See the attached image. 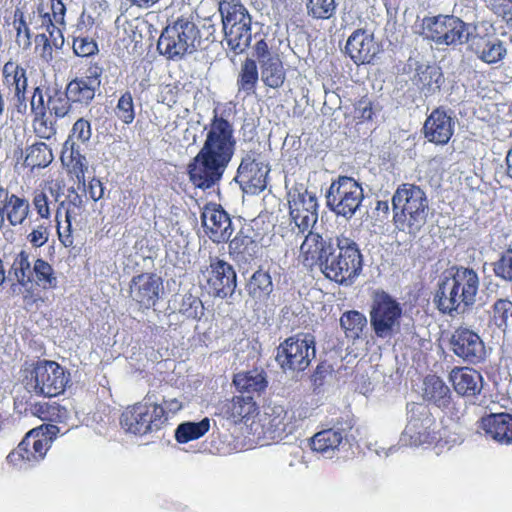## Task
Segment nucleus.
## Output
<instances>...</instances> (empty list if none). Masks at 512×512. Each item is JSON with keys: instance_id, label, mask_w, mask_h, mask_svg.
Wrapping results in <instances>:
<instances>
[{"instance_id": "f03ea898", "label": "nucleus", "mask_w": 512, "mask_h": 512, "mask_svg": "<svg viewBox=\"0 0 512 512\" xmlns=\"http://www.w3.org/2000/svg\"><path fill=\"white\" fill-rule=\"evenodd\" d=\"M305 261L318 264L326 278L337 283H351L362 270L363 259L357 243L344 236L323 238L307 234L300 246Z\"/></svg>"}, {"instance_id": "37998d69", "label": "nucleus", "mask_w": 512, "mask_h": 512, "mask_svg": "<svg viewBox=\"0 0 512 512\" xmlns=\"http://www.w3.org/2000/svg\"><path fill=\"white\" fill-rule=\"evenodd\" d=\"M68 98L72 103L89 104L95 97L96 90L91 84L80 78L71 80L66 86Z\"/></svg>"}, {"instance_id": "5701e85b", "label": "nucleus", "mask_w": 512, "mask_h": 512, "mask_svg": "<svg viewBox=\"0 0 512 512\" xmlns=\"http://www.w3.org/2000/svg\"><path fill=\"white\" fill-rule=\"evenodd\" d=\"M256 236V232L250 225L242 226L229 242L230 257L239 264H248L253 261L260 249Z\"/></svg>"}, {"instance_id": "dca6fc26", "label": "nucleus", "mask_w": 512, "mask_h": 512, "mask_svg": "<svg viewBox=\"0 0 512 512\" xmlns=\"http://www.w3.org/2000/svg\"><path fill=\"white\" fill-rule=\"evenodd\" d=\"M452 352L464 362L479 364L486 358V348L481 337L471 329H456L449 341Z\"/></svg>"}, {"instance_id": "2eb2a0df", "label": "nucleus", "mask_w": 512, "mask_h": 512, "mask_svg": "<svg viewBox=\"0 0 512 512\" xmlns=\"http://www.w3.org/2000/svg\"><path fill=\"white\" fill-rule=\"evenodd\" d=\"M201 273L209 294L222 299L233 295L237 276L231 264L217 257L211 258L209 266Z\"/></svg>"}, {"instance_id": "a19ab883", "label": "nucleus", "mask_w": 512, "mask_h": 512, "mask_svg": "<svg viewBox=\"0 0 512 512\" xmlns=\"http://www.w3.org/2000/svg\"><path fill=\"white\" fill-rule=\"evenodd\" d=\"M340 325L348 338L356 340L361 337L363 330L367 327V318L359 311H347L342 314Z\"/></svg>"}, {"instance_id": "f8f14e48", "label": "nucleus", "mask_w": 512, "mask_h": 512, "mask_svg": "<svg viewBox=\"0 0 512 512\" xmlns=\"http://www.w3.org/2000/svg\"><path fill=\"white\" fill-rule=\"evenodd\" d=\"M315 357V342L309 334L287 338L277 348L276 361L284 371H304Z\"/></svg>"}, {"instance_id": "3c124183", "label": "nucleus", "mask_w": 512, "mask_h": 512, "mask_svg": "<svg viewBox=\"0 0 512 512\" xmlns=\"http://www.w3.org/2000/svg\"><path fill=\"white\" fill-rule=\"evenodd\" d=\"M92 136V128L89 120L81 117L73 124L70 134L66 141L85 144L89 142Z\"/></svg>"}, {"instance_id": "c85d7f7f", "label": "nucleus", "mask_w": 512, "mask_h": 512, "mask_svg": "<svg viewBox=\"0 0 512 512\" xmlns=\"http://www.w3.org/2000/svg\"><path fill=\"white\" fill-rule=\"evenodd\" d=\"M292 417L284 406L272 405L268 407L263 427L271 439H283L293 430Z\"/></svg>"}, {"instance_id": "20e7f679", "label": "nucleus", "mask_w": 512, "mask_h": 512, "mask_svg": "<svg viewBox=\"0 0 512 512\" xmlns=\"http://www.w3.org/2000/svg\"><path fill=\"white\" fill-rule=\"evenodd\" d=\"M393 220L396 228L415 237L427 222L429 200L419 186L404 183L392 197Z\"/></svg>"}, {"instance_id": "cd10ccee", "label": "nucleus", "mask_w": 512, "mask_h": 512, "mask_svg": "<svg viewBox=\"0 0 512 512\" xmlns=\"http://www.w3.org/2000/svg\"><path fill=\"white\" fill-rule=\"evenodd\" d=\"M470 50L482 62L494 65L503 61L507 55V48L498 38L478 37L469 42Z\"/></svg>"}, {"instance_id": "39448f33", "label": "nucleus", "mask_w": 512, "mask_h": 512, "mask_svg": "<svg viewBox=\"0 0 512 512\" xmlns=\"http://www.w3.org/2000/svg\"><path fill=\"white\" fill-rule=\"evenodd\" d=\"M203 34L192 16L169 20L158 39L157 50L169 60H180L201 48Z\"/></svg>"}, {"instance_id": "6e6d98bb", "label": "nucleus", "mask_w": 512, "mask_h": 512, "mask_svg": "<svg viewBox=\"0 0 512 512\" xmlns=\"http://www.w3.org/2000/svg\"><path fill=\"white\" fill-rule=\"evenodd\" d=\"M73 52L79 57H88L98 52V45L91 38L76 37L73 41Z\"/></svg>"}, {"instance_id": "9d476101", "label": "nucleus", "mask_w": 512, "mask_h": 512, "mask_svg": "<svg viewBox=\"0 0 512 512\" xmlns=\"http://www.w3.org/2000/svg\"><path fill=\"white\" fill-rule=\"evenodd\" d=\"M326 205L336 215L351 219L360 209L364 192L360 183L348 176H339L326 192Z\"/></svg>"}, {"instance_id": "423d86ee", "label": "nucleus", "mask_w": 512, "mask_h": 512, "mask_svg": "<svg viewBox=\"0 0 512 512\" xmlns=\"http://www.w3.org/2000/svg\"><path fill=\"white\" fill-rule=\"evenodd\" d=\"M221 34L235 53H243L253 37L252 17L240 0H218ZM257 35V32L254 33Z\"/></svg>"}, {"instance_id": "5fc2aeb1", "label": "nucleus", "mask_w": 512, "mask_h": 512, "mask_svg": "<svg viewBox=\"0 0 512 512\" xmlns=\"http://www.w3.org/2000/svg\"><path fill=\"white\" fill-rule=\"evenodd\" d=\"M116 114L125 124H130L135 118L133 97L130 92L124 93L118 100Z\"/></svg>"}, {"instance_id": "0eeeda50", "label": "nucleus", "mask_w": 512, "mask_h": 512, "mask_svg": "<svg viewBox=\"0 0 512 512\" xmlns=\"http://www.w3.org/2000/svg\"><path fill=\"white\" fill-rule=\"evenodd\" d=\"M477 30L478 25L474 21L466 22L455 15L439 14L424 17L419 33L437 45L457 46L469 44L476 38Z\"/></svg>"}, {"instance_id": "e2e57ef3", "label": "nucleus", "mask_w": 512, "mask_h": 512, "mask_svg": "<svg viewBox=\"0 0 512 512\" xmlns=\"http://www.w3.org/2000/svg\"><path fill=\"white\" fill-rule=\"evenodd\" d=\"M47 16L49 15L47 14ZM48 20L49 25L47 27V30L49 32L48 38L50 39V43L54 46L55 49H60L64 44V37L62 31L60 30V28L56 26V24L53 23L50 17H48Z\"/></svg>"}, {"instance_id": "a18cd8bd", "label": "nucleus", "mask_w": 512, "mask_h": 512, "mask_svg": "<svg viewBox=\"0 0 512 512\" xmlns=\"http://www.w3.org/2000/svg\"><path fill=\"white\" fill-rule=\"evenodd\" d=\"M337 9L335 0H306L307 16L314 20H327L332 18Z\"/></svg>"}, {"instance_id": "c03bdc74", "label": "nucleus", "mask_w": 512, "mask_h": 512, "mask_svg": "<svg viewBox=\"0 0 512 512\" xmlns=\"http://www.w3.org/2000/svg\"><path fill=\"white\" fill-rule=\"evenodd\" d=\"M33 272L35 283L43 289H54L57 287V277L54 269L45 260L38 258L34 261Z\"/></svg>"}, {"instance_id": "052dcab7", "label": "nucleus", "mask_w": 512, "mask_h": 512, "mask_svg": "<svg viewBox=\"0 0 512 512\" xmlns=\"http://www.w3.org/2000/svg\"><path fill=\"white\" fill-rule=\"evenodd\" d=\"M66 227L62 230L60 223L58 222L57 232L59 239L65 247H69L73 244V238L71 235V212L67 210L65 213Z\"/></svg>"}, {"instance_id": "bf43d9fd", "label": "nucleus", "mask_w": 512, "mask_h": 512, "mask_svg": "<svg viewBox=\"0 0 512 512\" xmlns=\"http://www.w3.org/2000/svg\"><path fill=\"white\" fill-rule=\"evenodd\" d=\"M103 73V68L98 64H91L87 71L85 77H80V79L85 80L87 83L91 84L95 89H98L101 85V75Z\"/></svg>"}, {"instance_id": "aec40b11", "label": "nucleus", "mask_w": 512, "mask_h": 512, "mask_svg": "<svg viewBox=\"0 0 512 512\" xmlns=\"http://www.w3.org/2000/svg\"><path fill=\"white\" fill-rule=\"evenodd\" d=\"M162 289L161 277L153 273H142L132 278L130 297L141 307L149 309L158 301Z\"/></svg>"}, {"instance_id": "774afa93", "label": "nucleus", "mask_w": 512, "mask_h": 512, "mask_svg": "<svg viewBox=\"0 0 512 512\" xmlns=\"http://www.w3.org/2000/svg\"><path fill=\"white\" fill-rule=\"evenodd\" d=\"M43 301L44 300L42 297L38 293H35L34 290L31 288L25 289L23 293V303L25 309L32 310L34 308H38V303Z\"/></svg>"}, {"instance_id": "09e8293b", "label": "nucleus", "mask_w": 512, "mask_h": 512, "mask_svg": "<svg viewBox=\"0 0 512 512\" xmlns=\"http://www.w3.org/2000/svg\"><path fill=\"white\" fill-rule=\"evenodd\" d=\"M13 26L16 30V43L18 46L24 50L29 49L32 44L31 31L26 23L23 12L19 9L14 13Z\"/></svg>"}, {"instance_id": "58836bf2", "label": "nucleus", "mask_w": 512, "mask_h": 512, "mask_svg": "<svg viewBox=\"0 0 512 512\" xmlns=\"http://www.w3.org/2000/svg\"><path fill=\"white\" fill-rule=\"evenodd\" d=\"M247 290L249 295L255 299H267L273 291V283L270 274L263 270L254 272L247 284Z\"/></svg>"}, {"instance_id": "1a4fd4ad", "label": "nucleus", "mask_w": 512, "mask_h": 512, "mask_svg": "<svg viewBox=\"0 0 512 512\" xmlns=\"http://www.w3.org/2000/svg\"><path fill=\"white\" fill-rule=\"evenodd\" d=\"M438 425L425 404H407V424L400 435L401 446L418 447L437 439Z\"/></svg>"}, {"instance_id": "b1692460", "label": "nucleus", "mask_w": 512, "mask_h": 512, "mask_svg": "<svg viewBox=\"0 0 512 512\" xmlns=\"http://www.w3.org/2000/svg\"><path fill=\"white\" fill-rule=\"evenodd\" d=\"M423 132L429 142L447 144L454 133V120L443 108H437L425 120Z\"/></svg>"}, {"instance_id": "a878e982", "label": "nucleus", "mask_w": 512, "mask_h": 512, "mask_svg": "<svg viewBox=\"0 0 512 512\" xmlns=\"http://www.w3.org/2000/svg\"><path fill=\"white\" fill-rule=\"evenodd\" d=\"M479 428L485 435L501 443H512V415L509 413H492L481 418Z\"/></svg>"}, {"instance_id": "603ef678", "label": "nucleus", "mask_w": 512, "mask_h": 512, "mask_svg": "<svg viewBox=\"0 0 512 512\" xmlns=\"http://www.w3.org/2000/svg\"><path fill=\"white\" fill-rule=\"evenodd\" d=\"M179 311L187 318L199 319L204 314V306L197 296L186 294L182 299Z\"/></svg>"}, {"instance_id": "4468645a", "label": "nucleus", "mask_w": 512, "mask_h": 512, "mask_svg": "<svg viewBox=\"0 0 512 512\" xmlns=\"http://www.w3.org/2000/svg\"><path fill=\"white\" fill-rule=\"evenodd\" d=\"M289 214L299 233H313L311 229L318 220V202L314 193L303 188H294L288 193Z\"/></svg>"}, {"instance_id": "473e14b6", "label": "nucleus", "mask_w": 512, "mask_h": 512, "mask_svg": "<svg viewBox=\"0 0 512 512\" xmlns=\"http://www.w3.org/2000/svg\"><path fill=\"white\" fill-rule=\"evenodd\" d=\"M2 73L5 81L14 87V97L18 104L26 107V90L28 87L26 69L9 61L4 65Z\"/></svg>"}, {"instance_id": "de8ad7c7", "label": "nucleus", "mask_w": 512, "mask_h": 512, "mask_svg": "<svg viewBox=\"0 0 512 512\" xmlns=\"http://www.w3.org/2000/svg\"><path fill=\"white\" fill-rule=\"evenodd\" d=\"M71 103L66 90L56 89L48 96L47 105L51 114H54L57 118H64L71 110Z\"/></svg>"}, {"instance_id": "864d4df0", "label": "nucleus", "mask_w": 512, "mask_h": 512, "mask_svg": "<svg viewBox=\"0 0 512 512\" xmlns=\"http://www.w3.org/2000/svg\"><path fill=\"white\" fill-rule=\"evenodd\" d=\"M33 130L37 137L50 140L56 135V128L52 120L44 112L33 120Z\"/></svg>"}, {"instance_id": "c9c22d12", "label": "nucleus", "mask_w": 512, "mask_h": 512, "mask_svg": "<svg viewBox=\"0 0 512 512\" xmlns=\"http://www.w3.org/2000/svg\"><path fill=\"white\" fill-rule=\"evenodd\" d=\"M1 206L5 219L11 226L22 225L30 213L29 201L18 195L9 198V202Z\"/></svg>"}, {"instance_id": "680f3d73", "label": "nucleus", "mask_w": 512, "mask_h": 512, "mask_svg": "<svg viewBox=\"0 0 512 512\" xmlns=\"http://www.w3.org/2000/svg\"><path fill=\"white\" fill-rule=\"evenodd\" d=\"M33 205L40 217L48 218L50 216L48 197L45 193H36L33 198Z\"/></svg>"}, {"instance_id": "6e6552de", "label": "nucleus", "mask_w": 512, "mask_h": 512, "mask_svg": "<svg viewBox=\"0 0 512 512\" xmlns=\"http://www.w3.org/2000/svg\"><path fill=\"white\" fill-rule=\"evenodd\" d=\"M147 396L143 402L127 407L121 414L122 428L134 435H145L158 431L167 422V416L162 405Z\"/></svg>"}, {"instance_id": "412c9836", "label": "nucleus", "mask_w": 512, "mask_h": 512, "mask_svg": "<svg viewBox=\"0 0 512 512\" xmlns=\"http://www.w3.org/2000/svg\"><path fill=\"white\" fill-rule=\"evenodd\" d=\"M345 50L354 63L365 64L373 61L380 52V46L372 33L357 29L349 36Z\"/></svg>"}, {"instance_id": "0e129e2a", "label": "nucleus", "mask_w": 512, "mask_h": 512, "mask_svg": "<svg viewBox=\"0 0 512 512\" xmlns=\"http://www.w3.org/2000/svg\"><path fill=\"white\" fill-rule=\"evenodd\" d=\"M218 20H220L219 17L215 16L208 17L204 20L202 28L204 31L205 40L210 42H215L218 40V37L216 36Z\"/></svg>"}, {"instance_id": "f3484780", "label": "nucleus", "mask_w": 512, "mask_h": 512, "mask_svg": "<svg viewBox=\"0 0 512 512\" xmlns=\"http://www.w3.org/2000/svg\"><path fill=\"white\" fill-rule=\"evenodd\" d=\"M268 173V166L258 162L254 153L249 152L242 157L235 181L245 193L257 194L266 188Z\"/></svg>"}, {"instance_id": "2f4dec72", "label": "nucleus", "mask_w": 512, "mask_h": 512, "mask_svg": "<svg viewBox=\"0 0 512 512\" xmlns=\"http://www.w3.org/2000/svg\"><path fill=\"white\" fill-rule=\"evenodd\" d=\"M414 84L426 96H431L440 90L443 75L440 68L430 65H419L413 78Z\"/></svg>"}, {"instance_id": "e433bc0d", "label": "nucleus", "mask_w": 512, "mask_h": 512, "mask_svg": "<svg viewBox=\"0 0 512 512\" xmlns=\"http://www.w3.org/2000/svg\"><path fill=\"white\" fill-rule=\"evenodd\" d=\"M258 69L255 60L246 59L241 66V70L237 79L238 95L243 94L244 97L255 92L258 82Z\"/></svg>"}, {"instance_id": "7ed1b4c3", "label": "nucleus", "mask_w": 512, "mask_h": 512, "mask_svg": "<svg viewBox=\"0 0 512 512\" xmlns=\"http://www.w3.org/2000/svg\"><path fill=\"white\" fill-rule=\"evenodd\" d=\"M479 288L480 277L476 270L453 265L440 277L433 303L440 313L455 317L474 306Z\"/></svg>"}, {"instance_id": "4c0bfd02", "label": "nucleus", "mask_w": 512, "mask_h": 512, "mask_svg": "<svg viewBox=\"0 0 512 512\" xmlns=\"http://www.w3.org/2000/svg\"><path fill=\"white\" fill-rule=\"evenodd\" d=\"M8 277H13L17 283L23 287L33 282V266L29 261V255L25 251H21L15 257L9 270Z\"/></svg>"}, {"instance_id": "79ce46f5", "label": "nucleus", "mask_w": 512, "mask_h": 512, "mask_svg": "<svg viewBox=\"0 0 512 512\" xmlns=\"http://www.w3.org/2000/svg\"><path fill=\"white\" fill-rule=\"evenodd\" d=\"M209 428V418H204L200 422H184L177 427L175 438L179 443H187L202 437L209 431Z\"/></svg>"}, {"instance_id": "7c9ffc66", "label": "nucleus", "mask_w": 512, "mask_h": 512, "mask_svg": "<svg viewBox=\"0 0 512 512\" xmlns=\"http://www.w3.org/2000/svg\"><path fill=\"white\" fill-rule=\"evenodd\" d=\"M61 161L68 167L70 173L74 174L77 180L85 185V173L88 170V161L82 154L78 143L71 141L64 142Z\"/></svg>"}, {"instance_id": "13d9d810", "label": "nucleus", "mask_w": 512, "mask_h": 512, "mask_svg": "<svg viewBox=\"0 0 512 512\" xmlns=\"http://www.w3.org/2000/svg\"><path fill=\"white\" fill-rule=\"evenodd\" d=\"M48 238V228L44 225H39L28 235V240L34 247L43 246L48 241Z\"/></svg>"}, {"instance_id": "4d7b16f0", "label": "nucleus", "mask_w": 512, "mask_h": 512, "mask_svg": "<svg viewBox=\"0 0 512 512\" xmlns=\"http://www.w3.org/2000/svg\"><path fill=\"white\" fill-rule=\"evenodd\" d=\"M332 376V367L327 363H320L315 372L313 373L311 380L315 388H319L324 385L326 379Z\"/></svg>"}, {"instance_id": "a211bd4d", "label": "nucleus", "mask_w": 512, "mask_h": 512, "mask_svg": "<svg viewBox=\"0 0 512 512\" xmlns=\"http://www.w3.org/2000/svg\"><path fill=\"white\" fill-rule=\"evenodd\" d=\"M201 221L209 239L217 244L227 242L235 230L230 215L215 203L205 205Z\"/></svg>"}, {"instance_id": "338daca9", "label": "nucleus", "mask_w": 512, "mask_h": 512, "mask_svg": "<svg viewBox=\"0 0 512 512\" xmlns=\"http://www.w3.org/2000/svg\"><path fill=\"white\" fill-rule=\"evenodd\" d=\"M254 56L257 58L259 64H261L262 60L272 59L278 55H272L265 40L259 39L254 47Z\"/></svg>"}, {"instance_id": "72a5a7b5", "label": "nucleus", "mask_w": 512, "mask_h": 512, "mask_svg": "<svg viewBox=\"0 0 512 512\" xmlns=\"http://www.w3.org/2000/svg\"><path fill=\"white\" fill-rule=\"evenodd\" d=\"M256 410L252 396H234L222 407V414L233 423H238Z\"/></svg>"}, {"instance_id": "69168bd1", "label": "nucleus", "mask_w": 512, "mask_h": 512, "mask_svg": "<svg viewBox=\"0 0 512 512\" xmlns=\"http://www.w3.org/2000/svg\"><path fill=\"white\" fill-rule=\"evenodd\" d=\"M495 13L507 24H512V0H500L495 6Z\"/></svg>"}, {"instance_id": "4be33fe9", "label": "nucleus", "mask_w": 512, "mask_h": 512, "mask_svg": "<svg viewBox=\"0 0 512 512\" xmlns=\"http://www.w3.org/2000/svg\"><path fill=\"white\" fill-rule=\"evenodd\" d=\"M424 397L451 417L459 419L460 409L452 398L449 387L436 375H429L424 380Z\"/></svg>"}, {"instance_id": "8fccbe9b", "label": "nucleus", "mask_w": 512, "mask_h": 512, "mask_svg": "<svg viewBox=\"0 0 512 512\" xmlns=\"http://www.w3.org/2000/svg\"><path fill=\"white\" fill-rule=\"evenodd\" d=\"M493 272L496 277L512 283V248L504 251L493 263Z\"/></svg>"}, {"instance_id": "bb28decb", "label": "nucleus", "mask_w": 512, "mask_h": 512, "mask_svg": "<svg viewBox=\"0 0 512 512\" xmlns=\"http://www.w3.org/2000/svg\"><path fill=\"white\" fill-rule=\"evenodd\" d=\"M449 381L460 396L473 397L482 390V376L472 368L454 367L449 373Z\"/></svg>"}, {"instance_id": "ddd939ff", "label": "nucleus", "mask_w": 512, "mask_h": 512, "mask_svg": "<svg viewBox=\"0 0 512 512\" xmlns=\"http://www.w3.org/2000/svg\"><path fill=\"white\" fill-rule=\"evenodd\" d=\"M69 375L54 361H39L31 372L28 385L37 395L55 397L63 393Z\"/></svg>"}, {"instance_id": "9b49d317", "label": "nucleus", "mask_w": 512, "mask_h": 512, "mask_svg": "<svg viewBox=\"0 0 512 512\" xmlns=\"http://www.w3.org/2000/svg\"><path fill=\"white\" fill-rule=\"evenodd\" d=\"M402 307L388 293L375 294L371 310L370 324L378 338L390 339L400 331Z\"/></svg>"}, {"instance_id": "f257e3e1", "label": "nucleus", "mask_w": 512, "mask_h": 512, "mask_svg": "<svg viewBox=\"0 0 512 512\" xmlns=\"http://www.w3.org/2000/svg\"><path fill=\"white\" fill-rule=\"evenodd\" d=\"M205 130L204 143L187 167L191 183L203 190L220 182L237 144L234 125L216 110Z\"/></svg>"}, {"instance_id": "c756f323", "label": "nucleus", "mask_w": 512, "mask_h": 512, "mask_svg": "<svg viewBox=\"0 0 512 512\" xmlns=\"http://www.w3.org/2000/svg\"><path fill=\"white\" fill-rule=\"evenodd\" d=\"M233 383L240 393L252 396V400L254 396H260L268 385L265 371L259 368L235 374Z\"/></svg>"}, {"instance_id": "f704fd0d", "label": "nucleus", "mask_w": 512, "mask_h": 512, "mask_svg": "<svg viewBox=\"0 0 512 512\" xmlns=\"http://www.w3.org/2000/svg\"><path fill=\"white\" fill-rule=\"evenodd\" d=\"M261 79L265 85L270 88H279L285 81V70L280 58L273 57L272 59L262 60L260 64Z\"/></svg>"}, {"instance_id": "6ab92c4d", "label": "nucleus", "mask_w": 512, "mask_h": 512, "mask_svg": "<svg viewBox=\"0 0 512 512\" xmlns=\"http://www.w3.org/2000/svg\"><path fill=\"white\" fill-rule=\"evenodd\" d=\"M38 436L36 430L28 432L17 448L8 454V463L23 468L24 465L33 466L41 461L49 449V439Z\"/></svg>"}, {"instance_id": "393cba45", "label": "nucleus", "mask_w": 512, "mask_h": 512, "mask_svg": "<svg viewBox=\"0 0 512 512\" xmlns=\"http://www.w3.org/2000/svg\"><path fill=\"white\" fill-rule=\"evenodd\" d=\"M352 428L350 422H345V426L337 425L333 428L322 430L311 438V448L313 451L321 454L324 458H332L336 451L347 437V432Z\"/></svg>"}, {"instance_id": "49530a36", "label": "nucleus", "mask_w": 512, "mask_h": 512, "mask_svg": "<svg viewBox=\"0 0 512 512\" xmlns=\"http://www.w3.org/2000/svg\"><path fill=\"white\" fill-rule=\"evenodd\" d=\"M492 320L501 330L512 326V301L507 298L496 300L492 306Z\"/></svg>"}, {"instance_id": "ea45409f", "label": "nucleus", "mask_w": 512, "mask_h": 512, "mask_svg": "<svg viewBox=\"0 0 512 512\" xmlns=\"http://www.w3.org/2000/svg\"><path fill=\"white\" fill-rule=\"evenodd\" d=\"M53 159L52 149L44 142H36L26 149L25 164L32 168L47 167Z\"/></svg>"}]
</instances>
